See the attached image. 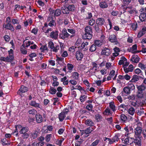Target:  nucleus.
<instances>
[{
  "label": "nucleus",
  "mask_w": 146,
  "mask_h": 146,
  "mask_svg": "<svg viewBox=\"0 0 146 146\" xmlns=\"http://www.w3.org/2000/svg\"><path fill=\"white\" fill-rule=\"evenodd\" d=\"M99 5L101 8L103 9L106 8L108 6L107 4L105 1L101 2Z\"/></svg>",
  "instance_id": "26"
},
{
  "label": "nucleus",
  "mask_w": 146,
  "mask_h": 146,
  "mask_svg": "<svg viewBox=\"0 0 146 146\" xmlns=\"http://www.w3.org/2000/svg\"><path fill=\"white\" fill-rule=\"evenodd\" d=\"M56 24V22L54 20H51L49 23L48 25L50 27H52V26L55 25Z\"/></svg>",
  "instance_id": "57"
},
{
  "label": "nucleus",
  "mask_w": 146,
  "mask_h": 146,
  "mask_svg": "<svg viewBox=\"0 0 146 146\" xmlns=\"http://www.w3.org/2000/svg\"><path fill=\"white\" fill-rule=\"evenodd\" d=\"M67 110V111H62L59 114L58 118L60 121H62L66 117V115L67 114L68 112L69 111L68 109Z\"/></svg>",
  "instance_id": "4"
},
{
  "label": "nucleus",
  "mask_w": 146,
  "mask_h": 146,
  "mask_svg": "<svg viewBox=\"0 0 146 146\" xmlns=\"http://www.w3.org/2000/svg\"><path fill=\"white\" fill-rule=\"evenodd\" d=\"M76 58L77 60H80L83 58L82 53L79 51H77L76 53Z\"/></svg>",
  "instance_id": "21"
},
{
  "label": "nucleus",
  "mask_w": 146,
  "mask_h": 146,
  "mask_svg": "<svg viewBox=\"0 0 146 146\" xmlns=\"http://www.w3.org/2000/svg\"><path fill=\"white\" fill-rule=\"evenodd\" d=\"M1 141L2 142V144L3 145H9L10 143L6 140V139H1Z\"/></svg>",
  "instance_id": "39"
},
{
  "label": "nucleus",
  "mask_w": 146,
  "mask_h": 146,
  "mask_svg": "<svg viewBox=\"0 0 146 146\" xmlns=\"http://www.w3.org/2000/svg\"><path fill=\"white\" fill-rule=\"evenodd\" d=\"M99 141L100 140L99 139H96L92 143L90 146H96L99 142Z\"/></svg>",
  "instance_id": "56"
},
{
  "label": "nucleus",
  "mask_w": 146,
  "mask_h": 146,
  "mask_svg": "<svg viewBox=\"0 0 146 146\" xmlns=\"http://www.w3.org/2000/svg\"><path fill=\"white\" fill-rule=\"evenodd\" d=\"M96 23L98 25L102 26L105 23V20L103 18H98L96 20Z\"/></svg>",
  "instance_id": "8"
},
{
  "label": "nucleus",
  "mask_w": 146,
  "mask_h": 146,
  "mask_svg": "<svg viewBox=\"0 0 146 146\" xmlns=\"http://www.w3.org/2000/svg\"><path fill=\"white\" fill-rule=\"evenodd\" d=\"M36 121L38 123H41L42 121V116L39 114H37L36 115Z\"/></svg>",
  "instance_id": "17"
},
{
  "label": "nucleus",
  "mask_w": 146,
  "mask_h": 146,
  "mask_svg": "<svg viewBox=\"0 0 146 146\" xmlns=\"http://www.w3.org/2000/svg\"><path fill=\"white\" fill-rule=\"evenodd\" d=\"M134 68L132 64H130L128 66V72H132L133 69Z\"/></svg>",
  "instance_id": "59"
},
{
  "label": "nucleus",
  "mask_w": 146,
  "mask_h": 146,
  "mask_svg": "<svg viewBox=\"0 0 146 146\" xmlns=\"http://www.w3.org/2000/svg\"><path fill=\"white\" fill-rule=\"evenodd\" d=\"M14 56H11L10 57L9 56H7L6 57L7 62H11L13 60L14 58Z\"/></svg>",
  "instance_id": "50"
},
{
  "label": "nucleus",
  "mask_w": 146,
  "mask_h": 146,
  "mask_svg": "<svg viewBox=\"0 0 146 146\" xmlns=\"http://www.w3.org/2000/svg\"><path fill=\"white\" fill-rule=\"evenodd\" d=\"M44 144V142H34L32 144V146H43Z\"/></svg>",
  "instance_id": "31"
},
{
  "label": "nucleus",
  "mask_w": 146,
  "mask_h": 146,
  "mask_svg": "<svg viewBox=\"0 0 146 146\" xmlns=\"http://www.w3.org/2000/svg\"><path fill=\"white\" fill-rule=\"evenodd\" d=\"M104 113L106 115H108L111 114V113L110 109L109 108H107L105 110Z\"/></svg>",
  "instance_id": "44"
},
{
  "label": "nucleus",
  "mask_w": 146,
  "mask_h": 146,
  "mask_svg": "<svg viewBox=\"0 0 146 146\" xmlns=\"http://www.w3.org/2000/svg\"><path fill=\"white\" fill-rule=\"evenodd\" d=\"M135 112V110L133 108H131L128 110V113L131 115H133Z\"/></svg>",
  "instance_id": "45"
},
{
  "label": "nucleus",
  "mask_w": 146,
  "mask_h": 146,
  "mask_svg": "<svg viewBox=\"0 0 146 146\" xmlns=\"http://www.w3.org/2000/svg\"><path fill=\"white\" fill-rule=\"evenodd\" d=\"M49 92L50 94L54 95L56 92V90L53 87H51L49 89Z\"/></svg>",
  "instance_id": "37"
},
{
  "label": "nucleus",
  "mask_w": 146,
  "mask_h": 146,
  "mask_svg": "<svg viewBox=\"0 0 146 146\" xmlns=\"http://www.w3.org/2000/svg\"><path fill=\"white\" fill-rule=\"evenodd\" d=\"M93 130L91 129L90 127H89L88 128L86 129L85 130H83L82 133H85L86 135V136L87 137L88 136V134L91 133L92 131Z\"/></svg>",
  "instance_id": "18"
},
{
  "label": "nucleus",
  "mask_w": 146,
  "mask_h": 146,
  "mask_svg": "<svg viewBox=\"0 0 146 146\" xmlns=\"http://www.w3.org/2000/svg\"><path fill=\"white\" fill-rule=\"evenodd\" d=\"M134 72L135 73L137 74H139L141 76H139V77L142 79H144L143 75H142L143 72L139 68H137L135 70Z\"/></svg>",
  "instance_id": "15"
},
{
  "label": "nucleus",
  "mask_w": 146,
  "mask_h": 146,
  "mask_svg": "<svg viewBox=\"0 0 146 146\" xmlns=\"http://www.w3.org/2000/svg\"><path fill=\"white\" fill-rule=\"evenodd\" d=\"M92 108L93 106L91 104L88 105L86 106V108L88 110L92 111V112H93L94 111V110H92Z\"/></svg>",
  "instance_id": "54"
},
{
  "label": "nucleus",
  "mask_w": 146,
  "mask_h": 146,
  "mask_svg": "<svg viewBox=\"0 0 146 146\" xmlns=\"http://www.w3.org/2000/svg\"><path fill=\"white\" fill-rule=\"evenodd\" d=\"M111 53V50L108 48H104L101 52L102 54L108 56L110 55Z\"/></svg>",
  "instance_id": "5"
},
{
  "label": "nucleus",
  "mask_w": 146,
  "mask_h": 146,
  "mask_svg": "<svg viewBox=\"0 0 146 146\" xmlns=\"http://www.w3.org/2000/svg\"><path fill=\"white\" fill-rule=\"evenodd\" d=\"M52 136V135L51 134H47L46 135L45 138V141L47 142H48L50 139L51 137Z\"/></svg>",
  "instance_id": "46"
},
{
  "label": "nucleus",
  "mask_w": 146,
  "mask_h": 146,
  "mask_svg": "<svg viewBox=\"0 0 146 146\" xmlns=\"http://www.w3.org/2000/svg\"><path fill=\"white\" fill-rule=\"evenodd\" d=\"M122 96L126 99L128 98V86L124 87L123 89V91L122 92Z\"/></svg>",
  "instance_id": "9"
},
{
  "label": "nucleus",
  "mask_w": 146,
  "mask_h": 146,
  "mask_svg": "<svg viewBox=\"0 0 146 146\" xmlns=\"http://www.w3.org/2000/svg\"><path fill=\"white\" fill-rule=\"evenodd\" d=\"M79 76V74L77 72H74L72 73V76L75 80H78Z\"/></svg>",
  "instance_id": "36"
},
{
  "label": "nucleus",
  "mask_w": 146,
  "mask_h": 146,
  "mask_svg": "<svg viewBox=\"0 0 146 146\" xmlns=\"http://www.w3.org/2000/svg\"><path fill=\"white\" fill-rule=\"evenodd\" d=\"M96 46L95 45V44L94 43L90 47L89 50L90 51L93 52L95 51L96 50Z\"/></svg>",
  "instance_id": "41"
},
{
  "label": "nucleus",
  "mask_w": 146,
  "mask_h": 146,
  "mask_svg": "<svg viewBox=\"0 0 146 146\" xmlns=\"http://www.w3.org/2000/svg\"><path fill=\"white\" fill-rule=\"evenodd\" d=\"M30 105L31 106H33L35 108H40V104H39L37 103L35 101H32L29 103Z\"/></svg>",
  "instance_id": "16"
},
{
  "label": "nucleus",
  "mask_w": 146,
  "mask_h": 146,
  "mask_svg": "<svg viewBox=\"0 0 146 146\" xmlns=\"http://www.w3.org/2000/svg\"><path fill=\"white\" fill-rule=\"evenodd\" d=\"M101 26L96 24L94 27V28L96 31L98 33H99L100 31V27Z\"/></svg>",
  "instance_id": "40"
},
{
  "label": "nucleus",
  "mask_w": 146,
  "mask_h": 146,
  "mask_svg": "<svg viewBox=\"0 0 146 146\" xmlns=\"http://www.w3.org/2000/svg\"><path fill=\"white\" fill-rule=\"evenodd\" d=\"M29 130L28 128L27 127H23L21 128L20 129L19 131V133L21 134L24 133L26 132H27Z\"/></svg>",
  "instance_id": "22"
},
{
  "label": "nucleus",
  "mask_w": 146,
  "mask_h": 146,
  "mask_svg": "<svg viewBox=\"0 0 146 146\" xmlns=\"http://www.w3.org/2000/svg\"><path fill=\"white\" fill-rule=\"evenodd\" d=\"M28 112L29 114L34 115H35L37 113V111L35 110L32 109L29 110Z\"/></svg>",
  "instance_id": "49"
},
{
  "label": "nucleus",
  "mask_w": 146,
  "mask_h": 146,
  "mask_svg": "<svg viewBox=\"0 0 146 146\" xmlns=\"http://www.w3.org/2000/svg\"><path fill=\"white\" fill-rule=\"evenodd\" d=\"M140 59L139 57L137 55L134 56H132L131 59V60L134 63H137L139 62Z\"/></svg>",
  "instance_id": "20"
},
{
  "label": "nucleus",
  "mask_w": 146,
  "mask_h": 146,
  "mask_svg": "<svg viewBox=\"0 0 146 146\" xmlns=\"http://www.w3.org/2000/svg\"><path fill=\"white\" fill-rule=\"evenodd\" d=\"M94 44L96 46L100 47L102 45V42L100 40H96L94 42Z\"/></svg>",
  "instance_id": "29"
},
{
  "label": "nucleus",
  "mask_w": 146,
  "mask_h": 146,
  "mask_svg": "<svg viewBox=\"0 0 146 146\" xmlns=\"http://www.w3.org/2000/svg\"><path fill=\"white\" fill-rule=\"evenodd\" d=\"M15 127L16 129L15 130V131L14 132V133L17 132V133L16 134V135L17 136L18 134V131L17 128L19 129V130H20V128H22V126L20 125H18L15 126Z\"/></svg>",
  "instance_id": "48"
},
{
  "label": "nucleus",
  "mask_w": 146,
  "mask_h": 146,
  "mask_svg": "<svg viewBox=\"0 0 146 146\" xmlns=\"http://www.w3.org/2000/svg\"><path fill=\"white\" fill-rule=\"evenodd\" d=\"M5 28L7 29L10 30L12 31H13L14 30V29L11 24L10 23H7L5 25Z\"/></svg>",
  "instance_id": "23"
},
{
  "label": "nucleus",
  "mask_w": 146,
  "mask_h": 146,
  "mask_svg": "<svg viewBox=\"0 0 146 146\" xmlns=\"http://www.w3.org/2000/svg\"><path fill=\"white\" fill-rule=\"evenodd\" d=\"M128 66V64H125L123 65V68L124 70L126 73H128V68L127 67Z\"/></svg>",
  "instance_id": "55"
},
{
  "label": "nucleus",
  "mask_w": 146,
  "mask_h": 146,
  "mask_svg": "<svg viewBox=\"0 0 146 146\" xmlns=\"http://www.w3.org/2000/svg\"><path fill=\"white\" fill-rule=\"evenodd\" d=\"M128 64L127 62V59L125 57H123L121 58V59L119 61L118 64L119 65H121L123 64V65L125 64Z\"/></svg>",
  "instance_id": "13"
},
{
  "label": "nucleus",
  "mask_w": 146,
  "mask_h": 146,
  "mask_svg": "<svg viewBox=\"0 0 146 146\" xmlns=\"http://www.w3.org/2000/svg\"><path fill=\"white\" fill-rule=\"evenodd\" d=\"M137 48V45L136 44H134L132 48L129 50V52L135 51Z\"/></svg>",
  "instance_id": "52"
},
{
  "label": "nucleus",
  "mask_w": 146,
  "mask_h": 146,
  "mask_svg": "<svg viewBox=\"0 0 146 146\" xmlns=\"http://www.w3.org/2000/svg\"><path fill=\"white\" fill-rule=\"evenodd\" d=\"M108 39L109 41L112 42H115L116 44L117 43L116 36L115 35H111L109 37Z\"/></svg>",
  "instance_id": "10"
},
{
  "label": "nucleus",
  "mask_w": 146,
  "mask_h": 146,
  "mask_svg": "<svg viewBox=\"0 0 146 146\" xmlns=\"http://www.w3.org/2000/svg\"><path fill=\"white\" fill-rule=\"evenodd\" d=\"M137 88L138 89V91L143 92H144V91L146 88V87L143 84L141 85L137 86Z\"/></svg>",
  "instance_id": "19"
},
{
  "label": "nucleus",
  "mask_w": 146,
  "mask_h": 146,
  "mask_svg": "<svg viewBox=\"0 0 146 146\" xmlns=\"http://www.w3.org/2000/svg\"><path fill=\"white\" fill-rule=\"evenodd\" d=\"M60 49V46L58 45L56 46L55 47H54L52 49L53 51L56 52H57L58 50Z\"/></svg>",
  "instance_id": "53"
},
{
  "label": "nucleus",
  "mask_w": 146,
  "mask_h": 146,
  "mask_svg": "<svg viewBox=\"0 0 146 146\" xmlns=\"http://www.w3.org/2000/svg\"><path fill=\"white\" fill-rule=\"evenodd\" d=\"M144 92L137 91V96L138 98L140 99L144 98Z\"/></svg>",
  "instance_id": "25"
},
{
  "label": "nucleus",
  "mask_w": 146,
  "mask_h": 146,
  "mask_svg": "<svg viewBox=\"0 0 146 146\" xmlns=\"http://www.w3.org/2000/svg\"><path fill=\"white\" fill-rule=\"evenodd\" d=\"M84 123L87 126H92L94 125V123L90 119L86 120L84 121Z\"/></svg>",
  "instance_id": "14"
},
{
  "label": "nucleus",
  "mask_w": 146,
  "mask_h": 146,
  "mask_svg": "<svg viewBox=\"0 0 146 146\" xmlns=\"http://www.w3.org/2000/svg\"><path fill=\"white\" fill-rule=\"evenodd\" d=\"M135 9L132 6L128 7V12L130 14H132L135 11Z\"/></svg>",
  "instance_id": "34"
},
{
  "label": "nucleus",
  "mask_w": 146,
  "mask_h": 146,
  "mask_svg": "<svg viewBox=\"0 0 146 146\" xmlns=\"http://www.w3.org/2000/svg\"><path fill=\"white\" fill-rule=\"evenodd\" d=\"M61 10L64 14H68L69 13L68 7H67L65 6H63L62 7Z\"/></svg>",
  "instance_id": "28"
},
{
  "label": "nucleus",
  "mask_w": 146,
  "mask_h": 146,
  "mask_svg": "<svg viewBox=\"0 0 146 146\" xmlns=\"http://www.w3.org/2000/svg\"><path fill=\"white\" fill-rule=\"evenodd\" d=\"M48 46L51 49H52L54 47L53 43L52 41H50L48 42Z\"/></svg>",
  "instance_id": "63"
},
{
  "label": "nucleus",
  "mask_w": 146,
  "mask_h": 146,
  "mask_svg": "<svg viewBox=\"0 0 146 146\" xmlns=\"http://www.w3.org/2000/svg\"><path fill=\"white\" fill-rule=\"evenodd\" d=\"M68 9L69 11H74L76 9L74 5H69L68 7Z\"/></svg>",
  "instance_id": "32"
},
{
  "label": "nucleus",
  "mask_w": 146,
  "mask_h": 146,
  "mask_svg": "<svg viewBox=\"0 0 146 146\" xmlns=\"http://www.w3.org/2000/svg\"><path fill=\"white\" fill-rule=\"evenodd\" d=\"M61 14V11L59 9H56L55 11L54 14V15L56 16H59Z\"/></svg>",
  "instance_id": "43"
},
{
  "label": "nucleus",
  "mask_w": 146,
  "mask_h": 146,
  "mask_svg": "<svg viewBox=\"0 0 146 146\" xmlns=\"http://www.w3.org/2000/svg\"><path fill=\"white\" fill-rule=\"evenodd\" d=\"M131 27L133 30H135L137 27V23H135L132 24L131 25Z\"/></svg>",
  "instance_id": "61"
},
{
  "label": "nucleus",
  "mask_w": 146,
  "mask_h": 146,
  "mask_svg": "<svg viewBox=\"0 0 146 146\" xmlns=\"http://www.w3.org/2000/svg\"><path fill=\"white\" fill-rule=\"evenodd\" d=\"M67 66L69 70H71L74 67L72 64L69 63L67 64Z\"/></svg>",
  "instance_id": "60"
},
{
  "label": "nucleus",
  "mask_w": 146,
  "mask_h": 146,
  "mask_svg": "<svg viewBox=\"0 0 146 146\" xmlns=\"http://www.w3.org/2000/svg\"><path fill=\"white\" fill-rule=\"evenodd\" d=\"M28 88L24 86H22L20 88L19 90L17 92V93L19 95H21L22 93L26 92L28 90Z\"/></svg>",
  "instance_id": "6"
},
{
  "label": "nucleus",
  "mask_w": 146,
  "mask_h": 146,
  "mask_svg": "<svg viewBox=\"0 0 146 146\" xmlns=\"http://www.w3.org/2000/svg\"><path fill=\"white\" fill-rule=\"evenodd\" d=\"M142 132V128L140 127H137L135 129V133L138 138H141V134Z\"/></svg>",
  "instance_id": "3"
},
{
  "label": "nucleus",
  "mask_w": 146,
  "mask_h": 146,
  "mask_svg": "<svg viewBox=\"0 0 146 146\" xmlns=\"http://www.w3.org/2000/svg\"><path fill=\"white\" fill-rule=\"evenodd\" d=\"M38 132L37 131H35L32 133V137L33 139H35L36 138L38 135Z\"/></svg>",
  "instance_id": "51"
},
{
  "label": "nucleus",
  "mask_w": 146,
  "mask_h": 146,
  "mask_svg": "<svg viewBox=\"0 0 146 146\" xmlns=\"http://www.w3.org/2000/svg\"><path fill=\"white\" fill-rule=\"evenodd\" d=\"M135 88L133 84L131 83L128 84V94L130 93V92L135 89Z\"/></svg>",
  "instance_id": "27"
},
{
  "label": "nucleus",
  "mask_w": 146,
  "mask_h": 146,
  "mask_svg": "<svg viewBox=\"0 0 146 146\" xmlns=\"http://www.w3.org/2000/svg\"><path fill=\"white\" fill-rule=\"evenodd\" d=\"M95 23V21L93 19L90 20L88 22L90 26L93 25Z\"/></svg>",
  "instance_id": "64"
},
{
  "label": "nucleus",
  "mask_w": 146,
  "mask_h": 146,
  "mask_svg": "<svg viewBox=\"0 0 146 146\" xmlns=\"http://www.w3.org/2000/svg\"><path fill=\"white\" fill-rule=\"evenodd\" d=\"M138 66L142 69H145L146 68L145 65L142 64L141 62H139Z\"/></svg>",
  "instance_id": "47"
},
{
  "label": "nucleus",
  "mask_w": 146,
  "mask_h": 146,
  "mask_svg": "<svg viewBox=\"0 0 146 146\" xmlns=\"http://www.w3.org/2000/svg\"><path fill=\"white\" fill-rule=\"evenodd\" d=\"M70 35L67 32L66 29L64 28L62 31V33L60 35V37L61 39L64 40L70 37Z\"/></svg>",
  "instance_id": "2"
},
{
  "label": "nucleus",
  "mask_w": 146,
  "mask_h": 146,
  "mask_svg": "<svg viewBox=\"0 0 146 146\" xmlns=\"http://www.w3.org/2000/svg\"><path fill=\"white\" fill-rule=\"evenodd\" d=\"M20 50L22 53L23 54H26L27 53V51L25 49L24 44H23Z\"/></svg>",
  "instance_id": "42"
},
{
  "label": "nucleus",
  "mask_w": 146,
  "mask_h": 146,
  "mask_svg": "<svg viewBox=\"0 0 146 146\" xmlns=\"http://www.w3.org/2000/svg\"><path fill=\"white\" fill-rule=\"evenodd\" d=\"M50 36L52 39L56 40L58 36V31H55L52 32L50 33Z\"/></svg>",
  "instance_id": "7"
},
{
  "label": "nucleus",
  "mask_w": 146,
  "mask_h": 146,
  "mask_svg": "<svg viewBox=\"0 0 146 146\" xmlns=\"http://www.w3.org/2000/svg\"><path fill=\"white\" fill-rule=\"evenodd\" d=\"M138 138L139 139L134 140V138L128 137V143H130V144H131L134 141L136 145H137L138 146H141V138Z\"/></svg>",
  "instance_id": "1"
},
{
  "label": "nucleus",
  "mask_w": 146,
  "mask_h": 146,
  "mask_svg": "<svg viewBox=\"0 0 146 146\" xmlns=\"http://www.w3.org/2000/svg\"><path fill=\"white\" fill-rule=\"evenodd\" d=\"M139 17L140 20L141 21H145V20L146 19V14L144 12L141 13Z\"/></svg>",
  "instance_id": "24"
},
{
  "label": "nucleus",
  "mask_w": 146,
  "mask_h": 146,
  "mask_svg": "<svg viewBox=\"0 0 146 146\" xmlns=\"http://www.w3.org/2000/svg\"><path fill=\"white\" fill-rule=\"evenodd\" d=\"M139 76L137 75H134L131 80L130 81V82H135L138 81L139 79Z\"/></svg>",
  "instance_id": "33"
},
{
  "label": "nucleus",
  "mask_w": 146,
  "mask_h": 146,
  "mask_svg": "<svg viewBox=\"0 0 146 146\" xmlns=\"http://www.w3.org/2000/svg\"><path fill=\"white\" fill-rule=\"evenodd\" d=\"M95 118L98 121H99L102 119V116L101 115L99 114H97L95 115Z\"/></svg>",
  "instance_id": "58"
},
{
  "label": "nucleus",
  "mask_w": 146,
  "mask_h": 146,
  "mask_svg": "<svg viewBox=\"0 0 146 146\" xmlns=\"http://www.w3.org/2000/svg\"><path fill=\"white\" fill-rule=\"evenodd\" d=\"M121 119L123 121H125L127 119V117L124 114H122L121 115Z\"/></svg>",
  "instance_id": "62"
},
{
  "label": "nucleus",
  "mask_w": 146,
  "mask_h": 146,
  "mask_svg": "<svg viewBox=\"0 0 146 146\" xmlns=\"http://www.w3.org/2000/svg\"><path fill=\"white\" fill-rule=\"evenodd\" d=\"M67 31L70 34V38H72L75 36L76 31L75 30L72 29H67Z\"/></svg>",
  "instance_id": "12"
},
{
  "label": "nucleus",
  "mask_w": 146,
  "mask_h": 146,
  "mask_svg": "<svg viewBox=\"0 0 146 146\" xmlns=\"http://www.w3.org/2000/svg\"><path fill=\"white\" fill-rule=\"evenodd\" d=\"M92 37V33H85L83 36L82 38L84 39H90Z\"/></svg>",
  "instance_id": "11"
},
{
  "label": "nucleus",
  "mask_w": 146,
  "mask_h": 146,
  "mask_svg": "<svg viewBox=\"0 0 146 146\" xmlns=\"http://www.w3.org/2000/svg\"><path fill=\"white\" fill-rule=\"evenodd\" d=\"M92 28L89 26H86L85 28L86 33H92Z\"/></svg>",
  "instance_id": "35"
},
{
  "label": "nucleus",
  "mask_w": 146,
  "mask_h": 146,
  "mask_svg": "<svg viewBox=\"0 0 146 146\" xmlns=\"http://www.w3.org/2000/svg\"><path fill=\"white\" fill-rule=\"evenodd\" d=\"M109 106L110 109L113 111H115V107L114 102H111L109 103Z\"/></svg>",
  "instance_id": "30"
},
{
  "label": "nucleus",
  "mask_w": 146,
  "mask_h": 146,
  "mask_svg": "<svg viewBox=\"0 0 146 146\" xmlns=\"http://www.w3.org/2000/svg\"><path fill=\"white\" fill-rule=\"evenodd\" d=\"M123 8L125 10H126L127 8L128 5V0H123Z\"/></svg>",
  "instance_id": "38"
}]
</instances>
